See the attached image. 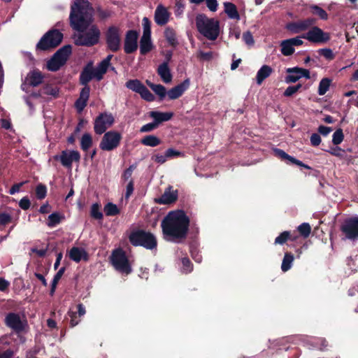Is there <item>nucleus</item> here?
<instances>
[{"label":"nucleus","instance_id":"obj_1","mask_svg":"<svg viewBox=\"0 0 358 358\" xmlns=\"http://www.w3.org/2000/svg\"><path fill=\"white\" fill-rule=\"evenodd\" d=\"M93 11L88 0H76L71 6V27L80 32L75 38L74 43L78 46L92 47L99 41L101 31L96 25L84 32L93 21Z\"/></svg>","mask_w":358,"mask_h":358},{"label":"nucleus","instance_id":"obj_2","mask_svg":"<svg viewBox=\"0 0 358 358\" xmlns=\"http://www.w3.org/2000/svg\"><path fill=\"white\" fill-rule=\"evenodd\" d=\"M189 224V217L184 210L170 211L161 222L164 238L167 241L182 243L187 238Z\"/></svg>","mask_w":358,"mask_h":358},{"label":"nucleus","instance_id":"obj_3","mask_svg":"<svg viewBox=\"0 0 358 358\" xmlns=\"http://www.w3.org/2000/svg\"><path fill=\"white\" fill-rule=\"evenodd\" d=\"M128 239L134 247H143L146 250H156L157 239L154 234L143 229H133L128 236Z\"/></svg>","mask_w":358,"mask_h":358},{"label":"nucleus","instance_id":"obj_4","mask_svg":"<svg viewBox=\"0 0 358 358\" xmlns=\"http://www.w3.org/2000/svg\"><path fill=\"white\" fill-rule=\"evenodd\" d=\"M198 31L210 41H215L220 34V22L214 18H209L206 14H198L195 18Z\"/></svg>","mask_w":358,"mask_h":358},{"label":"nucleus","instance_id":"obj_5","mask_svg":"<svg viewBox=\"0 0 358 358\" xmlns=\"http://www.w3.org/2000/svg\"><path fill=\"white\" fill-rule=\"evenodd\" d=\"M63 34L57 29L47 31L36 45V51H47L57 47L62 41Z\"/></svg>","mask_w":358,"mask_h":358},{"label":"nucleus","instance_id":"obj_6","mask_svg":"<svg viewBox=\"0 0 358 358\" xmlns=\"http://www.w3.org/2000/svg\"><path fill=\"white\" fill-rule=\"evenodd\" d=\"M111 262L116 270L121 273L129 274L132 269L125 252L118 248L113 251L111 255Z\"/></svg>","mask_w":358,"mask_h":358},{"label":"nucleus","instance_id":"obj_7","mask_svg":"<svg viewBox=\"0 0 358 358\" xmlns=\"http://www.w3.org/2000/svg\"><path fill=\"white\" fill-rule=\"evenodd\" d=\"M122 134L117 131H108L103 134L99 148L103 151H112L120 145Z\"/></svg>","mask_w":358,"mask_h":358},{"label":"nucleus","instance_id":"obj_8","mask_svg":"<svg viewBox=\"0 0 358 358\" xmlns=\"http://www.w3.org/2000/svg\"><path fill=\"white\" fill-rule=\"evenodd\" d=\"M106 43L108 50L116 52L120 49V29L116 26H110L105 32Z\"/></svg>","mask_w":358,"mask_h":358},{"label":"nucleus","instance_id":"obj_9","mask_svg":"<svg viewBox=\"0 0 358 358\" xmlns=\"http://www.w3.org/2000/svg\"><path fill=\"white\" fill-rule=\"evenodd\" d=\"M115 122V118L111 113H101L94 120V130L96 134L101 135L106 131Z\"/></svg>","mask_w":358,"mask_h":358},{"label":"nucleus","instance_id":"obj_10","mask_svg":"<svg viewBox=\"0 0 358 358\" xmlns=\"http://www.w3.org/2000/svg\"><path fill=\"white\" fill-rule=\"evenodd\" d=\"M301 38L313 43H324L330 40L329 33L324 32L322 29L314 25L310 27L308 32L303 34Z\"/></svg>","mask_w":358,"mask_h":358},{"label":"nucleus","instance_id":"obj_11","mask_svg":"<svg viewBox=\"0 0 358 358\" xmlns=\"http://www.w3.org/2000/svg\"><path fill=\"white\" fill-rule=\"evenodd\" d=\"M4 323L17 334L24 331L27 325V320H22L19 314L15 313H8L5 317Z\"/></svg>","mask_w":358,"mask_h":358},{"label":"nucleus","instance_id":"obj_12","mask_svg":"<svg viewBox=\"0 0 358 358\" xmlns=\"http://www.w3.org/2000/svg\"><path fill=\"white\" fill-rule=\"evenodd\" d=\"M341 231L349 240H355L358 238V216L348 218L344 220L341 226Z\"/></svg>","mask_w":358,"mask_h":358},{"label":"nucleus","instance_id":"obj_13","mask_svg":"<svg viewBox=\"0 0 358 358\" xmlns=\"http://www.w3.org/2000/svg\"><path fill=\"white\" fill-rule=\"evenodd\" d=\"M54 159L59 161L62 165L67 169L72 168L73 162H80V154L78 150H63L59 155H55Z\"/></svg>","mask_w":358,"mask_h":358},{"label":"nucleus","instance_id":"obj_14","mask_svg":"<svg viewBox=\"0 0 358 358\" xmlns=\"http://www.w3.org/2000/svg\"><path fill=\"white\" fill-rule=\"evenodd\" d=\"M316 21L315 18L308 17L303 20L289 22L286 24L285 28L292 34H299L308 30L312 26L315 25Z\"/></svg>","mask_w":358,"mask_h":358},{"label":"nucleus","instance_id":"obj_15","mask_svg":"<svg viewBox=\"0 0 358 358\" xmlns=\"http://www.w3.org/2000/svg\"><path fill=\"white\" fill-rule=\"evenodd\" d=\"M138 33L134 29L128 30L126 32L124 40V51L129 55L135 52L138 49Z\"/></svg>","mask_w":358,"mask_h":358},{"label":"nucleus","instance_id":"obj_16","mask_svg":"<svg viewBox=\"0 0 358 358\" xmlns=\"http://www.w3.org/2000/svg\"><path fill=\"white\" fill-rule=\"evenodd\" d=\"M273 153L276 157L280 159L282 161L286 162L287 164H295L299 166L303 167L306 169H311V167L310 166L303 163L301 161L294 158V157L289 155L287 153H286L284 150L281 149H273Z\"/></svg>","mask_w":358,"mask_h":358},{"label":"nucleus","instance_id":"obj_17","mask_svg":"<svg viewBox=\"0 0 358 358\" xmlns=\"http://www.w3.org/2000/svg\"><path fill=\"white\" fill-rule=\"evenodd\" d=\"M178 196V190H173V187L169 185L162 195L156 199V202L159 204H171L177 201Z\"/></svg>","mask_w":358,"mask_h":358},{"label":"nucleus","instance_id":"obj_18","mask_svg":"<svg viewBox=\"0 0 358 358\" xmlns=\"http://www.w3.org/2000/svg\"><path fill=\"white\" fill-rule=\"evenodd\" d=\"M189 79H185L183 82L167 91L166 95L170 100L178 99L189 88Z\"/></svg>","mask_w":358,"mask_h":358},{"label":"nucleus","instance_id":"obj_19","mask_svg":"<svg viewBox=\"0 0 358 358\" xmlns=\"http://www.w3.org/2000/svg\"><path fill=\"white\" fill-rule=\"evenodd\" d=\"M170 13L162 5H159L155 12V22L159 26L165 25L169 20Z\"/></svg>","mask_w":358,"mask_h":358},{"label":"nucleus","instance_id":"obj_20","mask_svg":"<svg viewBox=\"0 0 358 358\" xmlns=\"http://www.w3.org/2000/svg\"><path fill=\"white\" fill-rule=\"evenodd\" d=\"M43 79L44 75L38 69H36L27 73L25 82H27L30 86L37 87L43 83Z\"/></svg>","mask_w":358,"mask_h":358},{"label":"nucleus","instance_id":"obj_21","mask_svg":"<svg viewBox=\"0 0 358 358\" xmlns=\"http://www.w3.org/2000/svg\"><path fill=\"white\" fill-rule=\"evenodd\" d=\"M69 259L76 263L80 262L82 259L87 261L89 255L83 248L78 247H73L69 252Z\"/></svg>","mask_w":358,"mask_h":358},{"label":"nucleus","instance_id":"obj_22","mask_svg":"<svg viewBox=\"0 0 358 358\" xmlns=\"http://www.w3.org/2000/svg\"><path fill=\"white\" fill-rule=\"evenodd\" d=\"M173 112H160L152 110L149 113V117L153 119L155 123L159 126L164 122L170 120L173 117Z\"/></svg>","mask_w":358,"mask_h":358},{"label":"nucleus","instance_id":"obj_23","mask_svg":"<svg viewBox=\"0 0 358 358\" xmlns=\"http://www.w3.org/2000/svg\"><path fill=\"white\" fill-rule=\"evenodd\" d=\"M157 72L164 83H169L171 82L173 76L169 67L168 61L162 63L158 66Z\"/></svg>","mask_w":358,"mask_h":358},{"label":"nucleus","instance_id":"obj_24","mask_svg":"<svg viewBox=\"0 0 358 358\" xmlns=\"http://www.w3.org/2000/svg\"><path fill=\"white\" fill-rule=\"evenodd\" d=\"M94 78L92 74V64H87L82 70L79 77L80 84L84 86H89L88 83Z\"/></svg>","mask_w":358,"mask_h":358},{"label":"nucleus","instance_id":"obj_25","mask_svg":"<svg viewBox=\"0 0 358 358\" xmlns=\"http://www.w3.org/2000/svg\"><path fill=\"white\" fill-rule=\"evenodd\" d=\"M273 72V69L268 65H263L257 71L256 76V81L258 85H261L262 82L268 78Z\"/></svg>","mask_w":358,"mask_h":358},{"label":"nucleus","instance_id":"obj_26","mask_svg":"<svg viewBox=\"0 0 358 358\" xmlns=\"http://www.w3.org/2000/svg\"><path fill=\"white\" fill-rule=\"evenodd\" d=\"M71 45H66L59 48L53 55L57 57L58 59L65 64L69 55L71 54Z\"/></svg>","mask_w":358,"mask_h":358},{"label":"nucleus","instance_id":"obj_27","mask_svg":"<svg viewBox=\"0 0 358 358\" xmlns=\"http://www.w3.org/2000/svg\"><path fill=\"white\" fill-rule=\"evenodd\" d=\"M224 12L230 19L240 20L236 6L231 2L224 3Z\"/></svg>","mask_w":358,"mask_h":358},{"label":"nucleus","instance_id":"obj_28","mask_svg":"<svg viewBox=\"0 0 358 358\" xmlns=\"http://www.w3.org/2000/svg\"><path fill=\"white\" fill-rule=\"evenodd\" d=\"M167 43L172 47L176 48L178 45L176 31L170 27H167L164 32Z\"/></svg>","mask_w":358,"mask_h":358},{"label":"nucleus","instance_id":"obj_29","mask_svg":"<svg viewBox=\"0 0 358 358\" xmlns=\"http://www.w3.org/2000/svg\"><path fill=\"white\" fill-rule=\"evenodd\" d=\"M153 48V45L150 38H141L140 40V53L145 55Z\"/></svg>","mask_w":358,"mask_h":358},{"label":"nucleus","instance_id":"obj_30","mask_svg":"<svg viewBox=\"0 0 358 358\" xmlns=\"http://www.w3.org/2000/svg\"><path fill=\"white\" fill-rule=\"evenodd\" d=\"M141 143L146 146L156 147L161 144L162 141L156 136L147 135L141 140Z\"/></svg>","mask_w":358,"mask_h":358},{"label":"nucleus","instance_id":"obj_31","mask_svg":"<svg viewBox=\"0 0 358 358\" xmlns=\"http://www.w3.org/2000/svg\"><path fill=\"white\" fill-rule=\"evenodd\" d=\"M294 259V257L292 252H287L285 253L281 264V269L283 272H287L292 268Z\"/></svg>","mask_w":358,"mask_h":358},{"label":"nucleus","instance_id":"obj_32","mask_svg":"<svg viewBox=\"0 0 358 358\" xmlns=\"http://www.w3.org/2000/svg\"><path fill=\"white\" fill-rule=\"evenodd\" d=\"M64 216L58 212H55L48 216L47 225L52 228L59 224L63 220Z\"/></svg>","mask_w":358,"mask_h":358},{"label":"nucleus","instance_id":"obj_33","mask_svg":"<svg viewBox=\"0 0 358 358\" xmlns=\"http://www.w3.org/2000/svg\"><path fill=\"white\" fill-rule=\"evenodd\" d=\"M288 240L295 241L296 236H293L290 231H285L280 234L278 236H277L275 239L274 244L275 245H283Z\"/></svg>","mask_w":358,"mask_h":358},{"label":"nucleus","instance_id":"obj_34","mask_svg":"<svg viewBox=\"0 0 358 358\" xmlns=\"http://www.w3.org/2000/svg\"><path fill=\"white\" fill-rule=\"evenodd\" d=\"M64 64L57 59L55 55L49 59L47 62V69L51 71H58Z\"/></svg>","mask_w":358,"mask_h":358},{"label":"nucleus","instance_id":"obj_35","mask_svg":"<svg viewBox=\"0 0 358 358\" xmlns=\"http://www.w3.org/2000/svg\"><path fill=\"white\" fill-rule=\"evenodd\" d=\"M125 86L129 90L138 94L144 85L138 79H131L127 81Z\"/></svg>","mask_w":358,"mask_h":358},{"label":"nucleus","instance_id":"obj_36","mask_svg":"<svg viewBox=\"0 0 358 358\" xmlns=\"http://www.w3.org/2000/svg\"><path fill=\"white\" fill-rule=\"evenodd\" d=\"M281 53L284 56H290L294 54L295 49L288 39L284 40L280 43Z\"/></svg>","mask_w":358,"mask_h":358},{"label":"nucleus","instance_id":"obj_37","mask_svg":"<svg viewBox=\"0 0 358 358\" xmlns=\"http://www.w3.org/2000/svg\"><path fill=\"white\" fill-rule=\"evenodd\" d=\"M92 137L91 134L85 133L83 135L80 140V148L81 149L87 152L92 145Z\"/></svg>","mask_w":358,"mask_h":358},{"label":"nucleus","instance_id":"obj_38","mask_svg":"<svg viewBox=\"0 0 358 358\" xmlns=\"http://www.w3.org/2000/svg\"><path fill=\"white\" fill-rule=\"evenodd\" d=\"M331 83V80L329 78H322L320 83L318 87L317 93L319 95L322 96L327 93V92L329 90V87Z\"/></svg>","mask_w":358,"mask_h":358},{"label":"nucleus","instance_id":"obj_39","mask_svg":"<svg viewBox=\"0 0 358 358\" xmlns=\"http://www.w3.org/2000/svg\"><path fill=\"white\" fill-rule=\"evenodd\" d=\"M287 72L288 73H298L300 78L304 77L309 79L310 78L309 70L300 67L289 68L287 69Z\"/></svg>","mask_w":358,"mask_h":358},{"label":"nucleus","instance_id":"obj_40","mask_svg":"<svg viewBox=\"0 0 358 358\" xmlns=\"http://www.w3.org/2000/svg\"><path fill=\"white\" fill-rule=\"evenodd\" d=\"M103 210L106 215L107 216H115L120 213V209L115 204L111 202H108V203H106L104 206Z\"/></svg>","mask_w":358,"mask_h":358},{"label":"nucleus","instance_id":"obj_41","mask_svg":"<svg viewBox=\"0 0 358 358\" xmlns=\"http://www.w3.org/2000/svg\"><path fill=\"white\" fill-rule=\"evenodd\" d=\"M313 15H317L321 20H327L328 19L327 13L317 5H311L310 6Z\"/></svg>","mask_w":358,"mask_h":358},{"label":"nucleus","instance_id":"obj_42","mask_svg":"<svg viewBox=\"0 0 358 358\" xmlns=\"http://www.w3.org/2000/svg\"><path fill=\"white\" fill-rule=\"evenodd\" d=\"M151 89L159 96V100L162 101L167 94L166 87L161 84L152 85Z\"/></svg>","mask_w":358,"mask_h":358},{"label":"nucleus","instance_id":"obj_43","mask_svg":"<svg viewBox=\"0 0 358 358\" xmlns=\"http://www.w3.org/2000/svg\"><path fill=\"white\" fill-rule=\"evenodd\" d=\"M181 271L183 273H189L193 271V264L188 257H182L181 259Z\"/></svg>","mask_w":358,"mask_h":358},{"label":"nucleus","instance_id":"obj_44","mask_svg":"<svg viewBox=\"0 0 358 358\" xmlns=\"http://www.w3.org/2000/svg\"><path fill=\"white\" fill-rule=\"evenodd\" d=\"M90 215L96 220H101L103 213L100 210V205L97 203H93L91 206Z\"/></svg>","mask_w":358,"mask_h":358},{"label":"nucleus","instance_id":"obj_45","mask_svg":"<svg viewBox=\"0 0 358 358\" xmlns=\"http://www.w3.org/2000/svg\"><path fill=\"white\" fill-rule=\"evenodd\" d=\"M143 33L141 37L151 38V22L148 17L143 19Z\"/></svg>","mask_w":358,"mask_h":358},{"label":"nucleus","instance_id":"obj_46","mask_svg":"<svg viewBox=\"0 0 358 358\" xmlns=\"http://www.w3.org/2000/svg\"><path fill=\"white\" fill-rule=\"evenodd\" d=\"M141 98L147 101H153L155 96L150 92V90L144 85L138 93Z\"/></svg>","mask_w":358,"mask_h":358},{"label":"nucleus","instance_id":"obj_47","mask_svg":"<svg viewBox=\"0 0 358 358\" xmlns=\"http://www.w3.org/2000/svg\"><path fill=\"white\" fill-rule=\"evenodd\" d=\"M96 13L101 20H105L107 18H109L112 15V12L110 10H103L101 6L96 8Z\"/></svg>","mask_w":358,"mask_h":358},{"label":"nucleus","instance_id":"obj_48","mask_svg":"<svg viewBox=\"0 0 358 358\" xmlns=\"http://www.w3.org/2000/svg\"><path fill=\"white\" fill-rule=\"evenodd\" d=\"M344 139V134L342 129H338L333 134L332 143L335 145H338L342 143Z\"/></svg>","mask_w":358,"mask_h":358},{"label":"nucleus","instance_id":"obj_49","mask_svg":"<svg viewBox=\"0 0 358 358\" xmlns=\"http://www.w3.org/2000/svg\"><path fill=\"white\" fill-rule=\"evenodd\" d=\"M297 229L300 234L304 238L308 237L311 232V227L310 224L306 222L300 224Z\"/></svg>","mask_w":358,"mask_h":358},{"label":"nucleus","instance_id":"obj_50","mask_svg":"<svg viewBox=\"0 0 358 358\" xmlns=\"http://www.w3.org/2000/svg\"><path fill=\"white\" fill-rule=\"evenodd\" d=\"M47 187L45 185L38 184L36 187V196L38 199H43L46 196Z\"/></svg>","mask_w":358,"mask_h":358},{"label":"nucleus","instance_id":"obj_51","mask_svg":"<svg viewBox=\"0 0 358 358\" xmlns=\"http://www.w3.org/2000/svg\"><path fill=\"white\" fill-rule=\"evenodd\" d=\"M185 3L184 0H176L175 3V15L176 17L180 16L185 10Z\"/></svg>","mask_w":358,"mask_h":358},{"label":"nucleus","instance_id":"obj_52","mask_svg":"<svg viewBox=\"0 0 358 358\" xmlns=\"http://www.w3.org/2000/svg\"><path fill=\"white\" fill-rule=\"evenodd\" d=\"M135 169H136V166L134 164L130 165L122 173V176H121V179L124 182H126L128 180H130L131 179H132L131 178V176H132L133 171H134Z\"/></svg>","mask_w":358,"mask_h":358},{"label":"nucleus","instance_id":"obj_53","mask_svg":"<svg viewBox=\"0 0 358 358\" xmlns=\"http://www.w3.org/2000/svg\"><path fill=\"white\" fill-rule=\"evenodd\" d=\"M68 315L70 317V322H69L70 327L73 328V327H76L80 322V320L79 319L80 317L78 316L76 312L69 311Z\"/></svg>","mask_w":358,"mask_h":358},{"label":"nucleus","instance_id":"obj_54","mask_svg":"<svg viewBox=\"0 0 358 358\" xmlns=\"http://www.w3.org/2000/svg\"><path fill=\"white\" fill-rule=\"evenodd\" d=\"M190 253L192 259L197 263H201L202 261V255L198 251L197 248L194 246H190Z\"/></svg>","mask_w":358,"mask_h":358},{"label":"nucleus","instance_id":"obj_55","mask_svg":"<svg viewBox=\"0 0 358 358\" xmlns=\"http://www.w3.org/2000/svg\"><path fill=\"white\" fill-rule=\"evenodd\" d=\"M320 55L325 57L327 59L332 60L334 58V55L330 48H322L318 50Z\"/></svg>","mask_w":358,"mask_h":358},{"label":"nucleus","instance_id":"obj_56","mask_svg":"<svg viewBox=\"0 0 358 358\" xmlns=\"http://www.w3.org/2000/svg\"><path fill=\"white\" fill-rule=\"evenodd\" d=\"M90 86H84V87L82 88V90L80 92V96H79L78 99L87 102L89 97H90Z\"/></svg>","mask_w":358,"mask_h":358},{"label":"nucleus","instance_id":"obj_57","mask_svg":"<svg viewBox=\"0 0 358 358\" xmlns=\"http://www.w3.org/2000/svg\"><path fill=\"white\" fill-rule=\"evenodd\" d=\"M134 190V181L133 179H131L126 187V192H125V199H129L131 196Z\"/></svg>","mask_w":358,"mask_h":358},{"label":"nucleus","instance_id":"obj_58","mask_svg":"<svg viewBox=\"0 0 358 358\" xmlns=\"http://www.w3.org/2000/svg\"><path fill=\"white\" fill-rule=\"evenodd\" d=\"M243 40L248 45H252L255 43L253 36L250 31L243 34Z\"/></svg>","mask_w":358,"mask_h":358},{"label":"nucleus","instance_id":"obj_59","mask_svg":"<svg viewBox=\"0 0 358 358\" xmlns=\"http://www.w3.org/2000/svg\"><path fill=\"white\" fill-rule=\"evenodd\" d=\"M159 126L155 123V122L153 120L152 122L148 123L145 125H143L141 129V132H150L153 131L154 129H157Z\"/></svg>","mask_w":358,"mask_h":358},{"label":"nucleus","instance_id":"obj_60","mask_svg":"<svg viewBox=\"0 0 358 358\" xmlns=\"http://www.w3.org/2000/svg\"><path fill=\"white\" fill-rule=\"evenodd\" d=\"M12 220L11 216L8 213H0V225H6L10 223Z\"/></svg>","mask_w":358,"mask_h":358},{"label":"nucleus","instance_id":"obj_61","mask_svg":"<svg viewBox=\"0 0 358 358\" xmlns=\"http://www.w3.org/2000/svg\"><path fill=\"white\" fill-rule=\"evenodd\" d=\"M166 159L168 158H173L178 157L182 155V152L180 151L176 150L173 148H169L165 152Z\"/></svg>","mask_w":358,"mask_h":358},{"label":"nucleus","instance_id":"obj_62","mask_svg":"<svg viewBox=\"0 0 358 358\" xmlns=\"http://www.w3.org/2000/svg\"><path fill=\"white\" fill-rule=\"evenodd\" d=\"M30 206L31 202L27 196L23 197L19 202V206L24 210H28L30 208Z\"/></svg>","mask_w":358,"mask_h":358},{"label":"nucleus","instance_id":"obj_63","mask_svg":"<svg viewBox=\"0 0 358 358\" xmlns=\"http://www.w3.org/2000/svg\"><path fill=\"white\" fill-rule=\"evenodd\" d=\"M43 93L48 95H52L55 97L58 94V90L50 86H45L43 89Z\"/></svg>","mask_w":358,"mask_h":358},{"label":"nucleus","instance_id":"obj_64","mask_svg":"<svg viewBox=\"0 0 358 358\" xmlns=\"http://www.w3.org/2000/svg\"><path fill=\"white\" fill-rule=\"evenodd\" d=\"M316 345L318 346L319 349L322 351L325 350L329 345L328 341L324 338H318L316 341Z\"/></svg>","mask_w":358,"mask_h":358}]
</instances>
